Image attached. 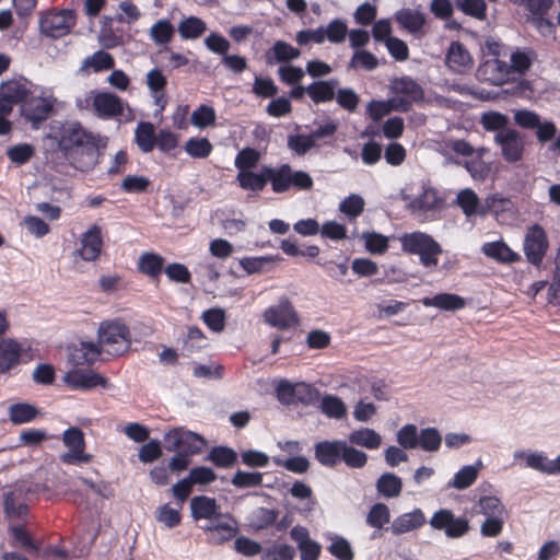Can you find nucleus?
Listing matches in <instances>:
<instances>
[{
    "label": "nucleus",
    "instance_id": "21",
    "mask_svg": "<svg viewBox=\"0 0 560 560\" xmlns=\"http://www.w3.org/2000/svg\"><path fill=\"white\" fill-rule=\"evenodd\" d=\"M122 102L113 93L97 92L94 100V114L103 119L114 118L122 114Z\"/></svg>",
    "mask_w": 560,
    "mask_h": 560
},
{
    "label": "nucleus",
    "instance_id": "45",
    "mask_svg": "<svg viewBox=\"0 0 560 560\" xmlns=\"http://www.w3.org/2000/svg\"><path fill=\"white\" fill-rule=\"evenodd\" d=\"M114 67V58L104 50H97L84 59L82 69L93 72H101Z\"/></svg>",
    "mask_w": 560,
    "mask_h": 560
},
{
    "label": "nucleus",
    "instance_id": "20",
    "mask_svg": "<svg viewBox=\"0 0 560 560\" xmlns=\"http://www.w3.org/2000/svg\"><path fill=\"white\" fill-rule=\"evenodd\" d=\"M345 440H325L315 444V458L326 467H334L341 462V452Z\"/></svg>",
    "mask_w": 560,
    "mask_h": 560
},
{
    "label": "nucleus",
    "instance_id": "57",
    "mask_svg": "<svg viewBox=\"0 0 560 560\" xmlns=\"http://www.w3.org/2000/svg\"><path fill=\"white\" fill-rule=\"evenodd\" d=\"M442 443V436L435 428H425L420 431L419 443L425 452H436Z\"/></svg>",
    "mask_w": 560,
    "mask_h": 560
},
{
    "label": "nucleus",
    "instance_id": "11",
    "mask_svg": "<svg viewBox=\"0 0 560 560\" xmlns=\"http://www.w3.org/2000/svg\"><path fill=\"white\" fill-rule=\"evenodd\" d=\"M262 318L266 324L279 329H287L298 323L294 307L287 298L280 299L278 304L266 308Z\"/></svg>",
    "mask_w": 560,
    "mask_h": 560
},
{
    "label": "nucleus",
    "instance_id": "37",
    "mask_svg": "<svg viewBox=\"0 0 560 560\" xmlns=\"http://www.w3.org/2000/svg\"><path fill=\"white\" fill-rule=\"evenodd\" d=\"M376 489L385 498H397L402 489L401 478L393 472H384L376 481Z\"/></svg>",
    "mask_w": 560,
    "mask_h": 560
},
{
    "label": "nucleus",
    "instance_id": "49",
    "mask_svg": "<svg viewBox=\"0 0 560 560\" xmlns=\"http://www.w3.org/2000/svg\"><path fill=\"white\" fill-rule=\"evenodd\" d=\"M511 209V200L500 194H492L485 198L479 209V215L486 217L489 212L498 213Z\"/></svg>",
    "mask_w": 560,
    "mask_h": 560
},
{
    "label": "nucleus",
    "instance_id": "42",
    "mask_svg": "<svg viewBox=\"0 0 560 560\" xmlns=\"http://www.w3.org/2000/svg\"><path fill=\"white\" fill-rule=\"evenodd\" d=\"M236 180L241 188L252 191H261L267 184L266 166L261 173L257 174L252 171L238 172Z\"/></svg>",
    "mask_w": 560,
    "mask_h": 560
},
{
    "label": "nucleus",
    "instance_id": "22",
    "mask_svg": "<svg viewBox=\"0 0 560 560\" xmlns=\"http://www.w3.org/2000/svg\"><path fill=\"white\" fill-rule=\"evenodd\" d=\"M33 84L25 78H20L16 80H10L0 85V95L12 102L16 103H25L31 94H34L35 91L32 90Z\"/></svg>",
    "mask_w": 560,
    "mask_h": 560
},
{
    "label": "nucleus",
    "instance_id": "31",
    "mask_svg": "<svg viewBox=\"0 0 560 560\" xmlns=\"http://www.w3.org/2000/svg\"><path fill=\"white\" fill-rule=\"evenodd\" d=\"M266 175L276 194L288 191L291 188V166L289 164H282L279 167L266 166Z\"/></svg>",
    "mask_w": 560,
    "mask_h": 560
},
{
    "label": "nucleus",
    "instance_id": "15",
    "mask_svg": "<svg viewBox=\"0 0 560 560\" xmlns=\"http://www.w3.org/2000/svg\"><path fill=\"white\" fill-rule=\"evenodd\" d=\"M203 532L210 533V541L223 544L232 539L237 533V523L230 514H220L209 524L201 527Z\"/></svg>",
    "mask_w": 560,
    "mask_h": 560
},
{
    "label": "nucleus",
    "instance_id": "43",
    "mask_svg": "<svg viewBox=\"0 0 560 560\" xmlns=\"http://www.w3.org/2000/svg\"><path fill=\"white\" fill-rule=\"evenodd\" d=\"M360 238L372 255H382L388 249L389 237L374 231H365Z\"/></svg>",
    "mask_w": 560,
    "mask_h": 560
},
{
    "label": "nucleus",
    "instance_id": "5",
    "mask_svg": "<svg viewBox=\"0 0 560 560\" xmlns=\"http://www.w3.org/2000/svg\"><path fill=\"white\" fill-rule=\"evenodd\" d=\"M513 459L521 468H528L548 476L560 475V454L550 459L542 451L516 450Z\"/></svg>",
    "mask_w": 560,
    "mask_h": 560
},
{
    "label": "nucleus",
    "instance_id": "32",
    "mask_svg": "<svg viewBox=\"0 0 560 560\" xmlns=\"http://www.w3.org/2000/svg\"><path fill=\"white\" fill-rule=\"evenodd\" d=\"M487 152L485 148H477V153L470 159L462 162H456L458 165H463L469 175L475 180H485L491 171L489 163L483 161V154Z\"/></svg>",
    "mask_w": 560,
    "mask_h": 560
},
{
    "label": "nucleus",
    "instance_id": "62",
    "mask_svg": "<svg viewBox=\"0 0 560 560\" xmlns=\"http://www.w3.org/2000/svg\"><path fill=\"white\" fill-rule=\"evenodd\" d=\"M209 459L219 467H230L236 462V453L229 447H213L209 453Z\"/></svg>",
    "mask_w": 560,
    "mask_h": 560
},
{
    "label": "nucleus",
    "instance_id": "46",
    "mask_svg": "<svg viewBox=\"0 0 560 560\" xmlns=\"http://www.w3.org/2000/svg\"><path fill=\"white\" fill-rule=\"evenodd\" d=\"M456 202L467 218H470L474 214H479L481 206L479 205L477 194L472 189L465 188L459 190L456 196Z\"/></svg>",
    "mask_w": 560,
    "mask_h": 560
},
{
    "label": "nucleus",
    "instance_id": "23",
    "mask_svg": "<svg viewBox=\"0 0 560 560\" xmlns=\"http://www.w3.org/2000/svg\"><path fill=\"white\" fill-rule=\"evenodd\" d=\"M102 244L101 230L93 225L82 235L77 254L85 261H94L101 254Z\"/></svg>",
    "mask_w": 560,
    "mask_h": 560
},
{
    "label": "nucleus",
    "instance_id": "1",
    "mask_svg": "<svg viewBox=\"0 0 560 560\" xmlns=\"http://www.w3.org/2000/svg\"><path fill=\"white\" fill-rule=\"evenodd\" d=\"M59 147L72 165L81 171H90L96 165L98 150L94 136L79 122H68L61 129Z\"/></svg>",
    "mask_w": 560,
    "mask_h": 560
},
{
    "label": "nucleus",
    "instance_id": "44",
    "mask_svg": "<svg viewBox=\"0 0 560 560\" xmlns=\"http://www.w3.org/2000/svg\"><path fill=\"white\" fill-rule=\"evenodd\" d=\"M23 490L16 488L4 494V512L9 517H21L26 513V505L22 500Z\"/></svg>",
    "mask_w": 560,
    "mask_h": 560
},
{
    "label": "nucleus",
    "instance_id": "41",
    "mask_svg": "<svg viewBox=\"0 0 560 560\" xmlns=\"http://www.w3.org/2000/svg\"><path fill=\"white\" fill-rule=\"evenodd\" d=\"M8 415L12 423L23 424L33 421L38 416V410L31 404L18 402L9 407Z\"/></svg>",
    "mask_w": 560,
    "mask_h": 560
},
{
    "label": "nucleus",
    "instance_id": "6",
    "mask_svg": "<svg viewBox=\"0 0 560 560\" xmlns=\"http://www.w3.org/2000/svg\"><path fill=\"white\" fill-rule=\"evenodd\" d=\"M392 90L395 95L389 100V103L398 112H408L413 103L423 98L422 88L409 77L394 80Z\"/></svg>",
    "mask_w": 560,
    "mask_h": 560
},
{
    "label": "nucleus",
    "instance_id": "30",
    "mask_svg": "<svg viewBox=\"0 0 560 560\" xmlns=\"http://www.w3.org/2000/svg\"><path fill=\"white\" fill-rule=\"evenodd\" d=\"M101 352L98 343L82 341L70 349L69 361L73 365L91 364Z\"/></svg>",
    "mask_w": 560,
    "mask_h": 560
},
{
    "label": "nucleus",
    "instance_id": "18",
    "mask_svg": "<svg viewBox=\"0 0 560 560\" xmlns=\"http://www.w3.org/2000/svg\"><path fill=\"white\" fill-rule=\"evenodd\" d=\"M25 347L13 338L0 339V374L9 372L20 364Z\"/></svg>",
    "mask_w": 560,
    "mask_h": 560
},
{
    "label": "nucleus",
    "instance_id": "8",
    "mask_svg": "<svg viewBox=\"0 0 560 560\" xmlns=\"http://www.w3.org/2000/svg\"><path fill=\"white\" fill-rule=\"evenodd\" d=\"M165 448L168 452L183 453L184 455H194L200 453L206 442L197 433L176 428L168 431L165 436Z\"/></svg>",
    "mask_w": 560,
    "mask_h": 560
},
{
    "label": "nucleus",
    "instance_id": "14",
    "mask_svg": "<svg viewBox=\"0 0 560 560\" xmlns=\"http://www.w3.org/2000/svg\"><path fill=\"white\" fill-rule=\"evenodd\" d=\"M56 103L48 91H40L38 96L31 94L26 102L22 105V110L25 117L33 122H40L45 120Z\"/></svg>",
    "mask_w": 560,
    "mask_h": 560
},
{
    "label": "nucleus",
    "instance_id": "9",
    "mask_svg": "<svg viewBox=\"0 0 560 560\" xmlns=\"http://www.w3.org/2000/svg\"><path fill=\"white\" fill-rule=\"evenodd\" d=\"M549 248V241L545 229L539 224L527 228L524 236L523 252L528 262L539 266Z\"/></svg>",
    "mask_w": 560,
    "mask_h": 560
},
{
    "label": "nucleus",
    "instance_id": "12",
    "mask_svg": "<svg viewBox=\"0 0 560 560\" xmlns=\"http://www.w3.org/2000/svg\"><path fill=\"white\" fill-rule=\"evenodd\" d=\"M494 141L501 148L504 160L509 163L518 162L524 153V140L515 129H503L495 133Z\"/></svg>",
    "mask_w": 560,
    "mask_h": 560
},
{
    "label": "nucleus",
    "instance_id": "58",
    "mask_svg": "<svg viewBox=\"0 0 560 560\" xmlns=\"http://www.w3.org/2000/svg\"><path fill=\"white\" fill-rule=\"evenodd\" d=\"M179 511V506L172 508L170 504H164L156 509L155 517L158 522L162 523L165 527L173 528L177 526L182 521Z\"/></svg>",
    "mask_w": 560,
    "mask_h": 560
},
{
    "label": "nucleus",
    "instance_id": "54",
    "mask_svg": "<svg viewBox=\"0 0 560 560\" xmlns=\"http://www.w3.org/2000/svg\"><path fill=\"white\" fill-rule=\"evenodd\" d=\"M328 551L338 560H353L354 552L350 542L341 536H332Z\"/></svg>",
    "mask_w": 560,
    "mask_h": 560
},
{
    "label": "nucleus",
    "instance_id": "63",
    "mask_svg": "<svg viewBox=\"0 0 560 560\" xmlns=\"http://www.w3.org/2000/svg\"><path fill=\"white\" fill-rule=\"evenodd\" d=\"M316 145L311 133L289 136L288 148L298 155H304Z\"/></svg>",
    "mask_w": 560,
    "mask_h": 560
},
{
    "label": "nucleus",
    "instance_id": "64",
    "mask_svg": "<svg viewBox=\"0 0 560 560\" xmlns=\"http://www.w3.org/2000/svg\"><path fill=\"white\" fill-rule=\"evenodd\" d=\"M548 302L555 305L560 304V246L555 257V271L548 289Z\"/></svg>",
    "mask_w": 560,
    "mask_h": 560
},
{
    "label": "nucleus",
    "instance_id": "52",
    "mask_svg": "<svg viewBox=\"0 0 560 560\" xmlns=\"http://www.w3.org/2000/svg\"><path fill=\"white\" fill-rule=\"evenodd\" d=\"M139 270L150 277H158L163 267V258L153 253H144L138 262Z\"/></svg>",
    "mask_w": 560,
    "mask_h": 560
},
{
    "label": "nucleus",
    "instance_id": "60",
    "mask_svg": "<svg viewBox=\"0 0 560 560\" xmlns=\"http://www.w3.org/2000/svg\"><path fill=\"white\" fill-rule=\"evenodd\" d=\"M294 557L295 550L292 546L275 544L262 552L261 560H293Z\"/></svg>",
    "mask_w": 560,
    "mask_h": 560
},
{
    "label": "nucleus",
    "instance_id": "48",
    "mask_svg": "<svg viewBox=\"0 0 560 560\" xmlns=\"http://www.w3.org/2000/svg\"><path fill=\"white\" fill-rule=\"evenodd\" d=\"M322 31L324 32V42L328 40L331 44H340L345 42L347 37L348 26L343 21L335 19L326 26H322Z\"/></svg>",
    "mask_w": 560,
    "mask_h": 560
},
{
    "label": "nucleus",
    "instance_id": "40",
    "mask_svg": "<svg viewBox=\"0 0 560 560\" xmlns=\"http://www.w3.org/2000/svg\"><path fill=\"white\" fill-rule=\"evenodd\" d=\"M207 30V24L197 16L184 18L178 24V33L182 39H196Z\"/></svg>",
    "mask_w": 560,
    "mask_h": 560
},
{
    "label": "nucleus",
    "instance_id": "13",
    "mask_svg": "<svg viewBox=\"0 0 560 560\" xmlns=\"http://www.w3.org/2000/svg\"><path fill=\"white\" fill-rule=\"evenodd\" d=\"M401 197L406 202L407 209L415 215L433 212L442 205V199L432 187H424L423 190L413 198H410V196L405 192H401Z\"/></svg>",
    "mask_w": 560,
    "mask_h": 560
},
{
    "label": "nucleus",
    "instance_id": "47",
    "mask_svg": "<svg viewBox=\"0 0 560 560\" xmlns=\"http://www.w3.org/2000/svg\"><path fill=\"white\" fill-rule=\"evenodd\" d=\"M307 94L315 103H324L334 98L335 85L330 81H318L306 86Z\"/></svg>",
    "mask_w": 560,
    "mask_h": 560
},
{
    "label": "nucleus",
    "instance_id": "29",
    "mask_svg": "<svg viewBox=\"0 0 560 560\" xmlns=\"http://www.w3.org/2000/svg\"><path fill=\"white\" fill-rule=\"evenodd\" d=\"M265 56L268 65H275L295 60L301 56V51L283 40H277Z\"/></svg>",
    "mask_w": 560,
    "mask_h": 560
},
{
    "label": "nucleus",
    "instance_id": "51",
    "mask_svg": "<svg viewBox=\"0 0 560 560\" xmlns=\"http://www.w3.org/2000/svg\"><path fill=\"white\" fill-rule=\"evenodd\" d=\"M215 118L217 115L213 107L209 105H200L192 112L190 121L195 127L205 129L213 126L215 124Z\"/></svg>",
    "mask_w": 560,
    "mask_h": 560
},
{
    "label": "nucleus",
    "instance_id": "25",
    "mask_svg": "<svg viewBox=\"0 0 560 560\" xmlns=\"http://www.w3.org/2000/svg\"><path fill=\"white\" fill-rule=\"evenodd\" d=\"M215 499L207 495H196L190 500V513L194 520H208L212 522L221 513Z\"/></svg>",
    "mask_w": 560,
    "mask_h": 560
},
{
    "label": "nucleus",
    "instance_id": "55",
    "mask_svg": "<svg viewBox=\"0 0 560 560\" xmlns=\"http://www.w3.org/2000/svg\"><path fill=\"white\" fill-rule=\"evenodd\" d=\"M186 153L194 159H205L212 151V144L207 138H190L185 144Z\"/></svg>",
    "mask_w": 560,
    "mask_h": 560
},
{
    "label": "nucleus",
    "instance_id": "53",
    "mask_svg": "<svg viewBox=\"0 0 560 560\" xmlns=\"http://www.w3.org/2000/svg\"><path fill=\"white\" fill-rule=\"evenodd\" d=\"M477 512L486 517H497L503 515L504 506L497 497L486 495L479 499Z\"/></svg>",
    "mask_w": 560,
    "mask_h": 560
},
{
    "label": "nucleus",
    "instance_id": "16",
    "mask_svg": "<svg viewBox=\"0 0 560 560\" xmlns=\"http://www.w3.org/2000/svg\"><path fill=\"white\" fill-rule=\"evenodd\" d=\"M291 539L296 544L301 560H318L322 546L310 536V530L301 525L292 527L290 532Z\"/></svg>",
    "mask_w": 560,
    "mask_h": 560
},
{
    "label": "nucleus",
    "instance_id": "19",
    "mask_svg": "<svg viewBox=\"0 0 560 560\" xmlns=\"http://www.w3.org/2000/svg\"><path fill=\"white\" fill-rule=\"evenodd\" d=\"M446 66L455 73H465L474 65L472 57L467 48L459 42L451 43L446 51Z\"/></svg>",
    "mask_w": 560,
    "mask_h": 560
},
{
    "label": "nucleus",
    "instance_id": "3",
    "mask_svg": "<svg viewBox=\"0 0 560 560\" xmlns=\"http://www.w3.org/2000/svg\"><path fill=\"white\" fill-rule=\"evenodd\" d=\"M98 347L102 352L110 355L125 353L131 345L128 327L118 322H104L98 327Z\"/></svg>",
    "mask_w": 560,
    "mask_h": 560
},
{
    "label": "nucleus",
    "instance_id": "35",
    "mask_svg": "<svg viewBox=\"0 0 560 560\" xmlns=\"http://www.w3.org/2000/svg\"><path fill=\"white\" fill-rule=\"evenodd\" d=\"M424 306H433L445 311H457L465 306V300L456 294L440 293L422 301Z\"/></svg>",
    "mask_w": 560,
    "mask_h": 560
},
{
    "label": "nucleus",
    "instance_id": "2",
    "mask_svg": "<svg viewBox=\"0 0 560 560\" xmlns=\"http://www.w3.org/2000/svg\"><path fill=\"white\" fill-rule=\"evenodd\" d=\"M405 253L418 255L420 264L425 268H435L443 253L441 245L429 234L420 231L405 233L399 237Z\"/></svg>",
    "mask_w": 560,
    "mask_h": 560
},
{
    "label": "nucleus",
    "instance_id": "36",
    "mask_svg": "<svg viewBox=\"0 0 560 560\" xmlns=\"http://www.w3.org/2000/svg\"><path fill=\"white\" fill-rule=\"evenodd\" d=\"M155 129L151 122H139L135 130V141L138 148L144 152L149 153L155 147Z\"/></svg>",
    "mask_w": 560,
    "mask_h": 560
},
{
    "label": "nucleus",
    "instance_id": "7",
    "mask_svg": "<svg viewBox=\"0 0 560 560\" xmlns=\"http://www.w3.org/2000/svg\"><path fill=\"white\" fill-rule=\"evenodd\" d=\"M62 444L68 450L60 455L63 464L91 463L93 455L85 453V439L83 431L78 427H70L62 433Z\"/></svg>",
    "mask_w": 560,
    "mask_h": 560
},
{
    "label": "nucleus",
    "instance_id": "27",
    "mask_svg": "<svg viewBox=\"0 0 560 560\" xmlns=\"http://www.w3.org/2000/svg\"><path fill=\"white\" fill-rule=\"evenodd\" d=\"M482 467L483 464L481 459L476 460L472 465L463 466L455 472L453 479L447 482V488L456 490H465L469 488L476 482Z\"/></svg>",
    "mask_w": 560,
    "mask_h": 560
},
{
    "label": "nucleus",
    "instance_id": "28",
    "mask_svg": "<svg viewBox=\"0 0 560 560\" xmlns=\"http://www.w3.org/2000/svg\"><path fill=\"white\" fill-rule=\"evenodd\" d=\"M481 250L487 257L499 262L512 264L521 260L520 254L510 248L503 241L485 243Z\"/></svg>",
    "mask_w": 560,
    "mask_h": 560
},
{
    "label": "nucleus",
    "instance_id": "33",
    "mask_svg": "<svg viewBox=\"0 0 560 560\" xmlns=\"http://www.w3.org/2000/svg\"><path fill=\"white\" fill-rule=\"evenodd\" d=\"M348 441L350 444L368 450H377L382 444V436L374 429L361 428L352 431L348 436Z\"/></svg>",
    "mask_w": 560,
    "mask_h": 560
},
{
    "label": "nucleus",
    "instance_id": "56",
    "mask_svg": "<svg viewBox=\"0 0 560 560\" xmlns=\"http://www.w3.org/2000/svg\"><path fill=\"white\" fill-rule=\"evenodd\" d=\"M390 513L389 509L384 503H375L366 516V523L374 528L381 529L385 524L389 522Z\"/></svg>",
    "mask_w": 560,
    "mask_h": 560
},
{
    "label": "nucleus",
    "instance_id": "59",
    "mask_svg": "<svg viewBox=\"0 0 560 560\" xmlns=\"http://www.w3.org/2000/svg\"><path fill=\"white\" fill-rule=\"evenodd\" d=\"M419 434L415 424H405L397 432V442L404 450H413L418 447Z\"/></svg>",
    "mask_w": 560,
    "mask_h": 560
},
{
    "label": "nucleus",
    "instance_id": "50",
    "mask_svg": "<svg viewBox=\"0 0 560 560\" xmlns=\"http://www.w3.org/2000/svg\"><path fill=\"white\" fill-rule=\"evenodd\" d=\"M341 460L350 468H362L368 462V455L358 448H354L347 441H343Z\"/></svg>",
    "mask_w": 560,
    "mask_h": 560
},
{
    "label": "nucleus",
    "instance_id": "38",
    "mask_svg": "<svg viewBox=\"0 0 560 560\" xmlns=\"http://www.w3.org/2000/svg\"><path fill=\"white\" fill-rule=\"evenodd\" d=\"M296 389L303 390L305 394L310 396V399H312L313 396L318 395V392L308 384L302 383L294 386L290 382L283 380L277 386L278 399L282 402L290 404L294 398Z\"/></svg>",
    "mask_w": 560,
    "mask_h": 560
},
{
    "label": "nucleus",
    "instance_id": "4",
    "mask_svg": "<svg viewBox=\"0 0 560 560\" xmlns=\"http://www.w3.org/2000/svg\"><path fill=\"white\" fill-rule=\"evenodd\" d=\"M75 22L77 15L73 10H48L39 15V32L50 38H60L71 32Z\"/></svg>",
    "mask_w": 560,
    "mask_h": 560
},
{
    "label": "nucleus",
    "instance_id": "10",
    "mask_svg": "<svg viewBox=\"0 0 560 560\" xmlns=\"http://www.w3.org/2000/svg\"><path fill=\"white\" fill-rule=\"evenodd\" d=\"M62 382L71 389L91 390L95 387L109 388L110 383L104 375L93 370H71L62 376Z\"/></svg>",
    "mask_w": 560,
    "mask_h": 560
},
{
    "label": "nucleus",
    "instance_id": "39",
    "mask_svg": "<svg viewBox=\"0 0 560 560\" xmlns=\"http://www.w3.org/2000/svg\"><path fill=\"white\" fill-rule=\"evenodd\" d=\"M175 33V28L172 23L166 19L158 20L149 30V37L158 45H167Z\"/></svg>",
    "mask_w": 560,
    "mask_h": 560
},
{
    "label": "nucleus",
    "instance_id": "24",
    "mask_svg": "<svg viewBox=\"0 0 560 560\" xmlns=\"http://www.w3.org/2000/svg\"><path fill=\"white\" fill-rule=\"evenodd\" d=\"M425 524V515L420 509L404 513L394 518L389 529L394 535H402L422 527Z\"/></svg>",
    "mask_w": 560,
    "mask_h": 560
},
{
    "label": "nucleus",
    "instance_id": "17",
    "mask_svg": "<svg viewBox=\"0 0 560 560\" xmlns=\"http://www.w3.org/2000/svg\"><path fill=\"white\" fill-rule=\"evenodd\" d=\"M509 74V66L497 57L487 58L477 71V75L480 80L493 85H501L506 82Z\"/></svg>",
    "mask_w": 560,
    "mask_h": 560
},
{
    "label": "nucleus",
    "instance_id": "34",
    "mask_svg": "<svg viewBox=\"0 0 560 560\" xmlns=\"http://www.w3.org/2000/svg\"><path fill=\"white\" fill-rule=\"evenodd\" d=\"M320 411L329 419L340 420L347 416L348 408L341 398L325 394L320 399Z\"/></svg>",
    "mask_w": 560,
    "mask_h": 560
},
{
    "label": "nucleus",
    "instance_id": "61",
    "mask_svg": "<svg viewBox=\"0 0 560 560\" xmlns=\"http://www.w3.org/2000/svg\"><path fill=\"white\" fill-rule=\"evenodd\" d=\"M260 155L256 150L246 148L237 153L234 164L238 172H248L256 167Z\"/></svg>",
    "mask_w": 560,
    "mask_h": 560
},
{
    "label": "nucleus",
    "instance_id": "26",
    "mask_svg": "<svg viewBox=\"0 0 560 560\" xmlns=\"http://www.w3.org/2000/svg\"><path fill=\"white\" fill-rule=\"evenodd\" d=\"M398 25L412 35H419L423 31L425 16L416 9L402 8L395 13Z\"/></svg>",
    "mask_w": 560,
    "mask_h": 560
}]
</instances>
